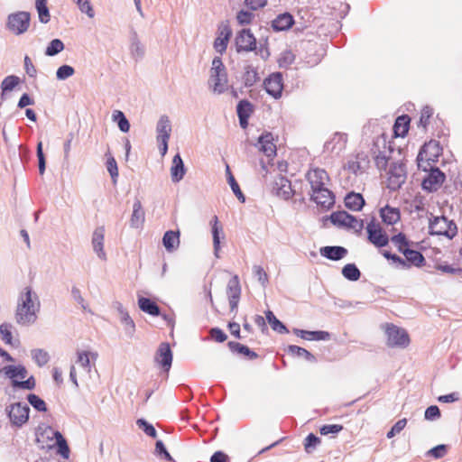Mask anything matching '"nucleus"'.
I'll return each mask as SVG.
<instances>
[{"mask_svg": "<svg viewBox=\"0 0 462 462\" xmlns=\"http://www.w3.org/2000/svg\"><path fill=\"white\" fill-rule=\"evenodd\" d=\"M254 14L250 11L241 10L236 14L237 23L240 25L250 24L253 21Z\"/></svg>", "mask_w": 462, "mask_h": 462, "instance_id": "obj_60", "label": "nucleus"}, {"mask_svg": "<svg viewBox=\"0 0 462 462\" xmlns=\"http://www.w3.org/2000/svg\"><path fill=\"white\" fill-rule=\"evenodd\" d=\"M106 169H107V171L109 172L113 181L116 182V178L118 177V168H117V163L113 156H109L107 158Z\"/></svg>", "mask_w": 462, "mask_h": 462, "instance_id": "obj_61", "label": "nucleus"}, {"mask_svg": "<svg viewBox=\"0 0 462 462\" xmlns=\"http://www.w3.org/2000/svg\"><path fill=\"white\" fill-rule=\"evenodd\" d=\"M392 243L397 247L400 253H403L405 249H408L412 244L409 241L403 233H399L391 238Z\"/></svg>", "mask_w": 462, "mask_h": 462, "instance_id": "obj_47", "label": "nucleus"}, {"mask_svg": "<svg viewBox=\"0 0 462 462\" xmlns=\"http://www.w3.org/2000/svg\"><path fill=\"white\" fill-rule=\"evenodd\" d=\"M41 309L39 296L31 287H25L19 294L14 319L18 325L30 327L33 325Z\"/></svg>", "mask_w": 462, "mask_h": 462, "instance_id": "obj_1", "label": "nucleus"}, {"mask_svg": "<svg viewBox=\"0 0 462 462\" xmlns=\"http://www.w3.org/2000/svg\"><path fill=\"white\" fill-rule=\"evenodd\" d=\"M4 374L12 381L16 377L24 379L27 376V370L23 365H6L3 368Z\"/></svg>", "mask_w": 462, "mask_h": 462, "instance_id": "obj_35", "label": "nucleus"}, {"mask_svg": "<svg viewBox=\"0 0 462 462\" xmlns=\"http://www.w3.org/2000/svg\"><path fill=\"white\" fill-rule=\"evenodd\" d=\"M28 402L38 411H46L47 405L45 402L34 393H30L27 396Z\"/></svg>", "mask_w": 462, "mask_h": 462, "instance_id": "obj_50", "label": "nucleus"}, {"mask_svg": "<svg viewBox=\"0 0 462 462\" xmlns=\"http://www.w3.org/2000/svg\"><path fill=\"white\" fill-rule=\"evenodd\" d=\"M155 454L157 456L163 457L167 461L172 460V457L167 451V449L162 440H157L155 443Z\"/></svg>", "mask_w": 462, "mask_h": 462, "instance_id": "obj_63", "label": "nucleus"}, {"mask_svg": "<svg viewBox=\"0 0 462 462\" xmlns=\"http://www.w3.org/2000/svg\"><path fill=\"white\" fill-rule=\"evenodd\" d=\"M294 23L293 16L289 13L279 14L273 22L272 27L275 32L290 29Z\"/></svg>", "mask_w": 462, "mask_h": 462, "instance_id": "obj_24", "label": "nucleus"}, {"mask_svg": "<svg viewBox=\"0 0 462 462\" xmlns=\"http://www.w3.org/2000/svg\"><path fill=\"white\" fill-rule=\"evenodd\" d=\"M365 203V199L360 193L350 192L345 197V206L353 211H360Z\"/></svg>", "mask_w": 462, "mask_h": 462, "instance_id": "obj_28", "label": "nucleus"}, {"mask_svg": "<svg viewBox=\"0 0 462 462\" xmlns=\"http://www.w3.org/2000/svg\"><path fill=\"white\" fill-rule=\"evenodd\" d=\"M320 443V439L313 433H310L304 442L306 452L310 453Z\"/></svg>", "mask_w": 462, "mask_h": 462, "instance_id": "obj_59", "label": "nucleus"}, {"mask_svg": "<svg viewBox=\"0 0 462 462\" xmlns=\"http://www.w3.org/2000/svg\"><path fill=\"white\" fill-rule=\"evenodd\" d=\"M104 239H105V227H97L92 235V246L94 252L97 254L101 260L106 259V254L104 251Z\"/></svg>", "mask_w": 462, "mask_h": 462, "instance_id": "obj_18", "label": "nucleus"}, {"mask_svg": "<svg viewBox=\"0 0 462 462\" xmlns=\"http://www.w3.org/2000/svg\"><path fill=\"white\" fill-rule=\"evenodd\" d=\"M212 226V238H213V249L214 254L217 258H219V251H220V243L221 239L225 238V235L223 233L222 226L219 225L218 218L217 216H214L212 220L210 221Z\"/></svg>", "mask_w": 462, "mask_h": 462, "instance_id": "obj_20", "label": "nucleus"}, {"mask_svg": "<svg viewBox=\"0 0 462 462\" xmlns=\"http://www.w3.org/2000/svg\"><path fill=\"white\" fill-rule=\"evenodd\" d=\"M47 3L48 0H35V8L38 13L39 21L42 23H48L51 20V14Z\"/></svg>", "mask_w": 462, "mask_h": 462, "instance_id": "obj_39", "label": "nucleus"}, {"mask_svg": "<svg viewBox=\"0 0 462 462\" xmlns=\"http://www.w3.org/2000/svg\"><path fill=\"white\" fill-rule=\"evenodd\" d=\"M36 154L38 158L39 173L43 175L46 169V160L42 150V143L40 142L37 144Z\"/></svg>", "mask_w": 462, "mask_h": 462, "instance_id": "obj_57", "label": "nucleus"}, {"mask_svg": "<svg viewBox=\"0 0 462 462\" xmlns=\"http://www.w3.org/2000/svg\"><path fill=\"white\" fill-rule=\"evenodd\" d=\"M12 385L14 388L32 390L35 388V379L33 376H30L26 380H13Z\"/></svg>", "mask_w": 462, "mask_h": 462, "instance_id": "obj_54", "label": "nucleus"}, {"mask_svg": "<svg viewBox=\"0 0 462 462\" xmlns=\"http://www.w3.org/2000/svg\"><path fill=\"white\" fill-rule=\"evenodd\" d=\"M342 274L346 280L351 282L357 281L361 276V273L355 263L346 264L342 269Z\"/></svg>", "mask_w": 462, "mask_h": 462, "instance_id": "obj_44", "label": "nucleus"}, {"mask_svg": "<svg viewBox=\"0 0 462 462\" xmlns=\"http://www.w3.org/2000/svg\"><path fill=\"white\" fill-rule=\"evenodd\" d=\"M346 143V135L341 133H336L332 139L325 143V149L331 152L338 153L345 149Z\"/></svg>", "mask_w": 462, "mask_h": 462, "instance_id": "obj_26", "label": "nucleus"}, {"mask_svg": "<svg viewBox=\"0 0 462 462\" xmlns=\"http://www.w3.org/2000/svg\"><path fill=\"white\" fill-rule=\"evenodd\" d=\"M343 430V426L339 424H326L323 425L319 432L321 435L337 434Z\"/></svg>", "mask_w": 462, "mask_h": 462, "instance_id": "obj_62", "label": "nucleus"}, {"mask_svg": "<svg viewBox=\"0 0 462 462\" xmlns=\"http://www.w3.org/2000/svg\"><path fill=\"white\" fill-rule=\"evenodd\" d=\"M131 226L138 228L144 222V211L143 209L142 203L139 199H135L133 205V213L131 216Z\"/></svg>", "mask_w": 462, "mask_h": 462, "instance_id": "obj_31", "label": "nucleus"}, {"mask_svg": "<svg viewBox=\"0 0 462 462\" xmlns=\"http://www.w3.org/2000/svg\"><path fill=\"white\" fill-rule=\"evenodd\" d=\"M227 73L226 69L219 57H215L212 60L210 76L208 79L209 88L215 94H222L227 89Z\"/></svg>", "mask_w": 462, "mask_h": 462, "instance_id": "obj_2", "label": "nucleus"}, {"mask_svg": "<svg viewBox=\"0 0 462 462\" xmlns=\"http://www.w3.org/2000/svg\"><path fill=\"white\" fill-rule=\"evenodd\" d=\"M78 5L79 9L86 14L89 18H93L95 15V12L93 7L89 2V0H73Z\"/></svg>", "mask_w": 462, "mask_h": 462, "instance_id": "obj_56", "label": "nucleus"}, {"mask_svg": "<svg viewBox=\"0 0 462 462\" xmlns=\"http://www.w3.org/2000/svg\"><path fill=\"white\" fill-rule=\"evenodd\" d=\"M10 422L13 426L20 428L29 420L30 407L25 402H14L5 408Z\"/></svg>", "mask_w": 462, "mask_h": 462, "instance_id": "obj_4", "label": "nucleus"}, {"mask_svg": "<svg viewBox=\"0 0 462 462\" xmlns=\"http://www.w3.org/2000/svg\"><path fill=\"white\" fill-rule=\"evenodd\" d=\"M186 168L184 162L180 153H177L176 155H174L171 166V177L172 182H180L184 178Z\"/></svg>", "mask_w": 462, "mask_h": 462, "instance_id": "obj_21", "label": "nucleus"}, {"mask_svg": "<svg viewBox=\"0 0 462 462\" xmlns=\"http://www.w3.org/2000/svg\"><path fill=\"white\" fill-rule=\"evenodd\" d=\"M64 43L60 39H53L48 44L45 50V55L52 57L64 50Z\"/></svg>", "mask_w": 462, "mask_h": 462, "instance_id": "obj_49", "label": "nucleus"}, {"mask_svg": "<svg viewBox=\"0 0 462 462\" xmlns=\"http://www.w3.org/2000/svg\"><path fill=\"white\" fill-rule=\"evenodd\" d=\"M130 52L132 57L136 60H140L144 57L145 47L141 42L137 32L134 29L130 32Z\"/></svg>", "mask_w": 462, "mask_h": 462, "instance_id": "obj_19", "label": "nucleus"}, {"mask_svg": "<svg viewBox=\"0 0 462 462\" xmlns=\"http://www.w3.org/2000/svg\"><path fill=\"white\" fill-rule=\"evenodd\" d=\"M53 435L56 439L58 454H60L64 459H69L70 450L67 443V440L62 436V434L58 430L53 431Z\"/></svg>", "mask_w": 462, "mask_h": 462, "instance_id": "obj_36", "label": "nucleus"}, {"mask_svg": "<svg viewBox=\"0 0 462 462\" xmlns=\"http://www.w3.org/2000/svg\"><path fill=\"white\" fill-rule=\"evenodd\" d=\"M347 250L343 246H323L320 248V254L329 260L338 261L344 258Z\"/></svg>", "mask_w": 462, "mask_h": 462, "instance_id": "obj_23", "label": "nucleus"}, {"mask_svg": "<svg viewBox=\"0 0 462 462\" xmlns=\"http://www.w3.org/2000/svg\"><path fill=\"white\" fill-rule=\"evenodd\" d=\"M306 179L310 182L311 191L319 190V189L326 188L325 181L328 180V175L326 171L322 169H314L309 171L306 174Z\"/></svg>", "mask_w": 462, "mask_h": 462, "instance_id": "obj_14", "label": "nucleus"}, {"mask_svg": "<svg viewBox=\"0 0 462 462\" xmlns=\"http://www.w3.org/2000/svg\"><path fill=\"white\" fill-rule=\"evenodd\" d=\"M275 195L284 200L290 199L293 195L291 181L282 175L277 176L273 187Z\"/></svg>", "mask_w": 462, "mask_h": 462, "instance_id": "obj_13", "label": "nucleus"}, {"mask_svg": "<svg viewBox=\"0 0 462 462\" xmlns=\"http://www.w3.org/2000/svg\"><path fill=\"white\" fill-rule=\"evenodd\" d=\"M75 69L69 65H62L56 71V77L59 80H65L73 76Z\"/></svg>", "mask_w": 462, "mask_h": 462, "instance_id": "obj_58", "label": "nucleus"}, {"mask_svg": "<svg viewBox=\"0 0 462 462\" xmlns=\"http://www.w3.org/2000/svg\"><path fill=\"white\" fill-rule=\"evenodd\" d=\"M136 425L141 429L147 436L151 438L157 437V431L155 428L144 419H138Z\"/></svg>", "mask_w": 462, "mask_h": 462, "instance_id": "obj_52", "label": "nucleus"}, {"mask_svg": "<svg viewBox=\"0 0 462 462\" xmlns=\"http://www.w3.org/2000/svg\"><path fill=\"white\" fill-rule=\"evenodd\" d=\"M367 239L376 247H384L389 243V236L385 231L383 230L379 223H375L373 218L366 226Z\"/></svg>", "mask_w": 462, "mask_h": 462, "instance_id": "obj_7", "label": "nucleus"}, {"mask_svg": "<svg viewBox=\"0 0 462 462\" xmlns=\"http://www.w3.org/2000/svg\"><path fill=\"white\" fill-rule=\"evenodd\" d=\"M155 361L162 365L165 371H169L172 363V352L169 343L160 344L156 352Z\"/></svg>", "mask_w": 462, "mask_h": 462, "instance_id": "obj_16", "label": "nucleus"}, {"mask_svg": "<svg viewBox=\"0 0 462 462\" xmlns=\"http://www.w3.org/2000/svg\"><path fill=\"white\" fill-rule=\"evenodd\" d=\"M225 36H217L214 42V47L217 51L222 53L226 50L227 42L232 34V31L228 25H224Z\"/></svg>", "mask_w": 462, "mask_h": 462, "instance_id": "obj_42", "label": "nucleus"}, {"mask_svg": "<svg viewBox=\"0 0 462 462\" xmlns=\"http://www.w3.org/2000/svg\"><path fill=\"white\" fill-rule=\"evenodd\" d=\"M253 111L252 105L249 101L243 99L238 102L236 106V112L238 116H250Z\"/></svg>", "mask_w": 462, "mask_h": 462, "instance_id": "obj_55", "label": "nucleus"}, {"mask_svg": "<svg viewBox=\"0 0 462 462\" xmlns=\"http://www.w3.org/2000/svg\"><path fill=\"white\" fill-rule=\"evenodd\" d=\"M113 121L116 122L118 128L123 133H127L130 130V123L125 114L120 110H115L112 115Z\"/></svg>", "mask_w": 462, "mask_h": 462, "instance_id": "obj_43", "label": "nucleus"}, {"mask_svg": "<svg viewBox=\"0 0 462 462\" xmlns=\"http://www.w3.org/2000/svg\"><path fill=\"white\" fill-rule=\"evenodd\" d=\"M329 219L333 225L339 227H346L347 221L354 220V216L346 211H337L330 215Z\"/></svg>", "mask_w": 462, "mask_h": 462, "instance_id": "obj_37", "label": "nucleus"}, {"mask_svg": "<svg viewBox=\"0 0 462 462\" xmlns=\"http://www.w3.org/2000/svg\"><path fill=\"white\" fill-rule=\"evenodd\" d=\"M237 52L256 50V40L250 29H243L236 37Z\"/></svg>", "mask_w": 462, "mask_h": 462, "instance_id": "obj_10", "label": "nucleus"}, {"mask_svg": "<svg viewBox=\"0 0 462 462\" xmlns=\"http://www.w3.org/2000/svg\"><path fill=\"white\" fill-rule=\"evenodd\" d=\"M12 328L10 323H3L0 326V337L7 345H13Z\"/></svg>", "mask_w": 462, "mask_h": 462, "instance_id": "obj_51", "label": "nucleus"}, {"mask_svg": "<svg viewBox=\"0 0 462 462\" xmlns=\"http://www.w3.org/2000/svg\"><path fill=\"white\" fill-rule=\"evenodd\" d=\"M138 306L142 311L151 316L158 317L161 315L160 307L157 303L149 298L139 297Z\"/></svg>", "mask_w": 462, "mask_h": 462, "instance_id": "obj_27", "label": "nucleus"}, {"mask_svg": "<svg viewBox=\"0 0 462 462\" xmlns=\"http://www.w3.org/2000/svg\"><path fill=\"white\" fill-rule=\"evenodd\" d=\"M288 353L296 356H303L307 361L314 362L316 360L315 356L307 349L295 346L290 345L288 346Z\"/></svg>", "mask_w": 462, "mask_h": 462, "instance_id": "obj_46", "label": "nucleus"}, {"mask_svg": "<svg viewBox=\"0 0 462 462\" xmlns=\"http://www.w3.org/2000/svg\"><path fill=\"white\" fill-rule=\"evenodd\" d=\"M242 79L245 87H252L259 80L258 72L253 66L247 65L245 67V72Z\"/></svg>", "mask_w": 462, "mask_h": 462, "instance_id": "obj_40", "label": "nucleus"}, {"mask_svg": "<svg viewBox=\"0 0 462 462\" xmlns=\"http://www.w3.org/2000/svg\"><path fill=\"white\" fill-rule=\"evenodd\" d=\"M20 83L21 79L16 75H9L5 77L0 84L1 99L4 100L5 98V94L14 90Z\"/></svg>", "mask_w": 462, "mask_h": 462, "instance_id": "obj_32", "label": "nucleus"}, {"mask_svg": "<svg viewBox=\"0 0 462 462\" xmlns=\"http://www.w3.org/2000/svg\"><path fill=\"white\" fill-rule=\"evenodd\" d=\"M229 349L233 353H238L248 357L250 360L256 359L258 354L251 350L248 346L242 345L238 342L229 341L227 344Z\"/></svg>", "mask_w": 462, "mask_h": 462, "instance_id": "obj_33", "label": "nucleus"}, {"mask_svg": "<svg viewBox=\"0 0 462 462\" xmlns=\"http://www.w3.org/2000/svg\"><path fill=\"white\" fill-rule=\"evenodd\" d=\"M266 92L274 98H280L283 89L282 76L280 72L271 74L263 81Z\"/></svg>", "mask_w": 462, "mask_h": 462, "instance_id": "obj_12", "label": "nucleus"}, {"mask_svg": "<svg viewBox=\"0 0 462 462\" xmlns=\"http://www.w3.org/2000/svg\"><path fill=\"white\" fill-rule=\"evenodd\" d=\"M120 321L124 326L125 335L129 338H132L135 332V324L133 319L129 316L128 313H123V315L120 316Z\"/></svg>", "mask_w": 462, "mask_h": 462, "instance_id": "obj_45", "label": "nucleus"}, {"mask_svg": "<svg viewBox=\"0 0 462 462\" xmlns=\"http://www.w3.org/2000/svg\"><path fill=\"white\" fill-rule=\"evenodd\" d=\"M446 176L439 168H431L428 175L422 180V189L429 191H437L443 184Z\"/></svg>", "mask_w": 462, "mask_h": 462, "instance_id": "obj_9", "label": "nucleus"}, {"mask_svg": "<svg viewBox=\"0 0 462 462\" xmlns=\"http://www.w3.org/2000/svg\"><path fill=\"white\" fill-rule=\"evenodd\" d=\"M157 142L169 140L171 132V125L168 116H162L156 125Z\"/></svg>", "mask_w": 462, "mask_h": 462, "instance_id": "obj_22", "label": "nucleus"}, {"mask_svg": "<svg viewBox=\"0 0 462 462\" xmlns=\"http://www.w3.org/2000/svg\"><path fill=\"white\" fill-rule=\"evenodd\" d=\"M432 115L433 109L429 106H424L423 109L421 110V115L420 117V125H421L425 129Z\"/></svg>", "mask_w": 462, "mask_h": 462, "instance_id": "obj_64", "label": "nucleus"}, {"mask_svg": "<svg viewBox=\"0 0 462 462\" xmlns=\"http://www.w3.org/2000/svg\"><path fill=\"white\" fill-rule=\"evenodd\" d=\"M162 244L168 252H173L180 245V232L169 230L164 233Z\"/></svg>", "mask_w": 462, "mask_h": 462, "instance_id": "obj_29", "label": "nucleus"}, {"mask_svg": "<svg viewBox=\"0 0 462 462\" xmlns=\"http://www.w3.org/2000/svg\"><path fill=\"white\" fill-rule=\"evenodd\" d=\"M388 174L387 187L391 190L399 189L407 178L405 165L403 163H393Z\"/></svg>", "mask_w": 462, "mask_h": 462, "instance_id": "obj_8", "label": "nucleus"}, {"mask_svg": "<svg viewBox=\"0 0 462 462\" xmlns=\"http://www.w3.org/2000/svg\"><path fill=\"white\" fill-rule=\"evenodd\" d=\"M410 117L407 115L400 116L395 120L393 131L396 136H405L409 131Z\"/></svg>", "mask_w": 462, "mask_h": 462, "instance_id": "obj_34", "label": "nucleus"}, {"mask_svg": "<svg viewBox=\"0 0 462 462\" xmlns=\"http://www.w3.org/2000/svg\"><path fill=\"white\" fill-rule=\"evenodd\" d=\"M430 235L445 236L452 238L457 234V226L445 217H434L429 224Z\"/></svg>", "mask_w": 462, "mask_h": 462, "instance_id": "obj_5", "label": "nucleus"}, {"mask_svg": "<svg viewBox=\"0 0 462 462\" xmlns=\"http://www.w3.org/2000/svg\"><path fill=\"white\" fill-rule=\"evenodd\" d=\"M31 23V14L26 11L12 13L7 16L6 29L15 35L26 32Z\"/></svg>", "mask_w": 462, "mask_h": 462, "instance_id": "obj_3", "label": "nucleus"}, {"mask_svg": "<svg viewBox=\"0 0 462 462\" xmlns=\"http://www.w3.org/2000/svg\"><path fill=\"white\" fill-rule=\"evenodd\" d=\"M31 355L32 358L40 367L45 365L50 360L48 352L41 348L32 349Z\"/></svg>", "mask_w": 462, "mask_h": 462, "instance_id": "obj_48", "label": "nucleus"}, {"mask_svg": "<svg viewBox=\"0 0 462 462\" xmlns=\"http://www.w3.org/2000/svg\"><path fill=\"white\" fill-rule=\"evenodd\" d=\"M265 317L273 330L279 334L289 333L287 327L275 317L273 311L267 310L265 312Z\"/></svg>", "mask_w": 462, "mask_h": 462, "instance_id": "obj_38", "label": "nucleus"}, {"mask_svg": "<svg viewBox=\"0 0 462 462\" xmlns=\"http://www.w3.org/2000/svg\"><path fill=\"white\" fill-rule=\"evenodd\" d=\"M402 254L405 256V261L409 264V267L411 265L420 267L425 263L424 256L420 252L417 250H413L409 247L408 249L404 250Z\"/></svg>", "mask_w": 462, "mask_h": 462, "instance_id": "obj_30", "label": "nucleus"}, {"mask_svg": "<svg viewBox=\"0 0 462 462\" xmlns=\"http://www.w3.org/2000/svg\"><path fill=\"white\" fill-rule=\"evenodd\" d=\"M273 134L265 132L259 136L254 145L267 157H272L276 155V145L273 143Z\"/></svg>", "mask_w": 462, "mask_h": 462, "instance_id": "obj_15", "label": "nucleus"}, {"mask_svg": "<svg viewBox=\"0 0 462 462\" xmlns=\"http://www.w3.org/2000/svg\"><path fill=\"white\" fill-rule=\"evenodd\" d=\"M380 217L386 225H394L401 218L400 209L386 205L380 209Z\"/></svg>", "mask_w": 462, "mask_h": 462, "instance_id": "obj_25", "label": "nucleus"}, {"mask_svg": "<svg viewBox=\"0 0 462 462\" xmlns=\"http://www.w3.org/2000/svg\"><path fill=\"white\" fill-rule=\"evenodd\" d=\"M253 272H254V278L257 279L259 283L263 288L266 287V285L269 282V279H268V275H267L266 272L264 271V269L260 265H254Z\"/></svg>", "mask_w": 462, "mask_h": 462, "instance_id": "obj_53", "label": "nucleus"}, {"mask_svg": "<svg viewBox=\"0 0 462 462\" xmlns=\"http://www.w3.org/2000/svg\"><path fill=\"white\" fill-rule=\"evenodd\" d=\"M226 176H227V181H228V184L230 185L232 191L234 192L236 197L241 202H245V197L243 194V192L241 191L240 187H239L238 183L236 182L235 177L233 176L228 164H226Z\"/></svg>", "mask_w": 462, "mask_h": 462, "instance_id": "obj_41", "label": "nucleus"}, {"mask_svg": "<svg viewBox=\"0 0 462 462\" xmlns=\"http://www.w3.org/2000/svg\"><path fill=\"white\" fill-rule=\"evenodd\" d=\"M387 346L390 347H406L410 343V337L404 328L393 324H387L385 328Z\"/></svg>", "mask_w": 462, "mask_h": 462, "instance_id": "obj_6", "label": "nucleus"}, {"mask_svg": "<svg viewBox=\"0 0 462 462\" xmlns=\"http://www.w3.org/2000/svg\"><path fill=\"white\" fill-rule=\"evenodd\" d=\"M226 294L228 297L230 310L232 312H236L241 295V286L237 275L233 276L228 281L226 286Z\"/></svg>", "mask_w": 462, "mask_h": 462, "instance_id": "obj_11", "label": "nucleus"}, {"mask_svg": "<svg viewBox=\"0 0 462 462\" xmlns=\"http://www.w3.org/2000/svg\"><path fill=\"white\" fill-rule=\"evenodd\" d=\"M311 200L324 208H329L335 203V197L331 190L323 188L311 193Z\"/></svg>", "mask_w": 462, "mask_h": 462, "instance_id": "obj_17", "label": "nucleus"}]
</instances>
